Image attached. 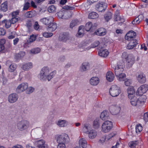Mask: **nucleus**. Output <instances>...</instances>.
Instances as JSON below:
<instances>
[{
  "instance_id": "obj_53",
  "label": "nucleus",
  "mask_w": 148,
  "mask_h": 148,
  "mask_svg": "<svg viewBox=\"0 0 148 148\" xmlns=\"http://www.w3.org/2000/svg\"><path fill=\"white\" fill-rule=\"evenodd\" d=\"M30 7V3L27 2L24 4L23 9V10H27Z\"/></svg>"
},
{
  "instance_id": "obj_9",
  "label": "nucleus",
  "mask_w": 148,
  "mask_h": 148,
  "mask_svg": "<svg viewBox=\"0 0 148 148\" xmlns=\"http://www.w3.org/2000/svg\"><path fill=\"white\" fill-rule=\"evenodd\" d=\"M34 144L38 148H47L48 147V145L45 143V141L43 139L36 141Z\"/></svg>"
},
{
  "instance_id": "obj_11",
  "label": "nucleus",
  "mask_w": 148,
  "mask_h": 148,
  "mask_svg": "<svg viewBox=\"0 0 148 148\" xmlns=\"http://www.w3.org/2000/svg\"><path fill=\"white\" fill-rule=\"evenodd\" d=\"M53 21V18L52 16L44 18L40 20V22L47 25H49V24L52 23Z\"/></svg>"
},
{
  "instance_id": "obj_49",
  "label": "nucleus",
  "mask_w": 148,
  "mask_h": 148,
  "mask_svg": "<svg viewBox=\"0 0 148 148\" xmlns=\"http://www.w3.org/2000/svg\"><path fill=\"white\" fill-rule=\"evenodd\" d=\"M59 144L58 145V148H65L66 147L65 144L66 143H58Z\"/></svg>"
},
{
  "instance_id": "obj_60",
  "label": "nucleus",
  "mask_w": 148,
  "mask_h": 148,
  "mask_svg": "<svg viewBox=\"0 0 148 148\" xmlns=\"http://www.w3.org/2000/svg\"><path fill=\"white\" fill-rule=\"evenodd\" d=\"M128 56L129 55H127L126 52H124L122 53V57L123 59H125L126 60L128 58Z\"/></svg>"
},
{
  "instance_id": "obj_51",
  "label": "nucleus",
  "mask_w": 148,
  "mask_h": 148,
  "mask_svg": "<svg viewBox=\"0 0 148 148\" xmlns=\"http://www.w3.org/2000/svg\"><path fill=\"white\" fill-rule=\"evenodd\" d=\"M139 19L136 17L132 22V23L133 25H136L139 23L140 22L139 20Z\"/></svg>"
},
{
  "instance_id": "obj_2",
  "label": "nucleus",
  "mask_w": 148,
  "mask_h": 148,
  "mask_svg": "<svg viewBox=\"0 0 148 148\" xmlns=\"http://www.w3.org/2000/svg\"><path fill=\"white\" fill-rule=\"evenodd\" d=\"M121 92V90L120 87L115 85H112L109 90L110 95L114 97H117Z\"/></svg>"
},
{
  "instance_id": "obj_59",
  "label": "nucleus",
  "mask_w": 148,
  "mask_h": 148,
  "mask_svg": "<svg viewBox=\"0 0 148 148\" xmlns=\"http://www.w3.org/2000/svg\"><path fill=\"white\" fill-rule=\"evenodd\" d=\"M40 27V25L38 24V22L36 21L35 22L34 24V27L35 29L36 30H38L39 29Z\"/></svg>"
},
{
  "instance_id": "obj_21",
  "label": "nucleus",
  "mask_w": 148,
  "mask_h": 148,
  "mask_svg": "<svg viewBox=\"0 0 148 148\" xmlns=\"http://www.w3.org/2000/svg\"><path fill=\"white\" fill-rule=\"evenodd\" d=\"M79 147L82 148H86V147L89 148L90 147L89 145H87L86 140L83 138L80 139L79 141Z\"/></svg>"
},
{
  "instance_id": "obj_25",
  "label": "nucleus",
  "mask_w": 148,
  "mask_h": 148,
  "mask_svg": "<svg viewBox=\"0 0 148 148\" xmlns=\"http://www.w3.org/2000/svg\"><path fill=\"white\" fill-rule=\"evenodd\" d=\"M114 75L111 71L108 72L106 75V78L107 79L109 82H112L114 78Z\"/></svg>"
},
{
  "instance_id": "obj_10",
  "label": "nucleus",
  "mask_w": 148,
  "mask_h": 148,
  "mask_svg": "<svg viewBox=\"0 0 148 148\" xmlns=\"http://www.w3.org/2000/svg\"><path fill=\"white\" fill-rule=\"evenodd\" d=\"M126 61V65L128 68L131 67L135 61L134 57L131 55H129L128 58L127 59Z\"/></svg>"
},
{
  "instance_id": "obj_38",
  "label": "nucleus",
  "mask_w": 148,
  "mask_h": 148,
  "mask_svg": "<svg viewBox=\"0 0 148 148\" xmlns=\"http://www.w3.org/2000/svg\"><path fill=\"white\" fill-rule=\"evenodd\" d=\"M138 143L137 141H132L129 143L128 145L130 147H136Z\"/></svg>"
},
{
  "instance_id": "obj_29",
  "label": "nucleus",
  "mask_w": 148,
  "mask_h": 148,
  "mask_svg": "<svg viewBox=\"0 0 148 148\" xmlns=\"http://www.w3.org/2000/svg\"><path fill=\"white\" fill-rule=\"evenodd\" d=\"M57 124L60 127H64L67 126L68 122L65 120H59Z\"/></svg>"
},
{
  "instance_id": "obj_42",
  "label": "nucleus",
  "mask_w": 148,
  "mask_h": 148,
  "mask_svg": "<svg viewBox=\"0 0 148 148\" xmlns=\"http://www.w3.org/2000/svg\"><path fill=\"white\" fill-rule=\"evenodd\" d=\"M48 11L50 13H54L55 12L56 7L53 5H51L48 8Z\"/></svg>"
},
{
  "instance_id": "obj_3",
  "label": "nucleus",
  "mask_w": 148,
  "mask_h": 148,
  "mask_svg": "<svg viewBox=\"0 0 148 148\" xmlns=\"http://www.w3.org/2000/svg\"><path fill=\"white\" fill-rule=\"evenodd\" d=\"M29 124V123L28 121L23 120L17 123V127L19 130L23 131L28 128Z\"/></svg>"
},
{
  "instance_id": "obj_5",
  "label": "nucleus",
  "mask_w": 148,
  "mask_h": 148,
  "mask_svg": "<svg viewBox=\"0 0 148 148\" xmlns=\"http://www.w3.org/2000/svg\"><path fill=\"white\" fill-rule=\"evenodd\" d=\"M70 140L69 136L66 134H62L59 135L57 138V141L58 143H65L66 144Z\"/></svg>"
},
{
  "instance_id": "obj_18",
  "label": "nucleus",
  "mask_w": 148,
  "mask_h": 148,
  "mask_svg": "<svg viewBox=\"0 0 148 148\" xmlns=\"http://www.w3.org/2000/svg\"><path fill=\"white\" fill-rule=\"evenodd\" d=\"M136 36V34L135 32L132 31H130L127 34L125 38L126 40H130L132 39H134L133 38H135Z\"/></svg>"
},
{
  "instance_id": "obj_34",
  "label": "nucleus",
  "mask_w": 148,
  "mask_h": 148,
  "mask_svg": "<svg viewBox=\"0 0 148 148\" xmlns=\"http://www.w3.org/2000/svg\"><path fill=\"white\" fill-rule=\"evenodd\" d=\"M48 28L50 29L51 31H55L57 28V26L56 24L52 23L49 25L48 26Z\"/></svg>"
},
{
  "instance_id": "obj_54",
  "label": "nucleus",
  "mask_w": 148,
  "mask_h": 148,
  "mask_svg": "<svg viewBox=\"0 0 148 148\" xmlns=\"http://www.w3.org/2000/svg\"><path fill=\"white\" fill-rule=\"evenodd\" d=\"M130 41L129 43L132 45H133L134 44H136V46L138 44V41L136 39H132L130 40H128Z\"/></svg>"
},
{
  "instance_id": "obj_50",
  "label": "nucleus",
  "mask_w": 148,
  "mask_h": 148,
  "mask_svg": "<svg viewBox=\"0 0 148 148\" xmlns=\"http://www.w3.org/2000/svg\"><path fill=\"white\" fill-rule=\"evenodd\" d=\"M25 55V52L21 51L17 54V57L18 58H23Z\"/></svg>"
},
{
  "instance_id": "obj_8",
  "label": "nucleus",
  "mask_w": 148,
  "mask_h": 148,
  "mask_svg": "<svg viewBox=\"0 0 148 148\" xmlns=\"http://www.w3.org/2000/svg\"><path fill=\"white\" fill-rule=\"evenodd\" d=\"M148 90V86L146 84L143 85L140 87L136 92L137 95H141L145 93Z\"/></svg>"
},
{
  "instance_id": "obj_43",
  "label": "nucleus",
  "mask_w": 148,
  "mask_h": 148,
  "mask_svg": "<svg viewBox=\"0 0 148 148\" xmlns=\"http://www.w3.org/2000/svg\"><path fill=\"white\" fill-rule=\"evenodd\" d=\"M5 42L4 39H1L0 41V52L3 50L4 49V47L3 44Z\"/></svg>"
},
{
  "instance_id": "obj_19",
  "label": "nucleus",
  "mask_w": 148,
  "mask_h": 148,
  "mask_svg": "<svg viewBox=\"0 0 148 148\" xmlns=\"http://www.w3.org/2000/svg\"><path fill=\"white\" fill-rule=\"evenodd\" d=\"M106 31L103 28H101L96 30L94 32V34L99 36H103L106 35Z\"/></svg>"
},
{
  "instance_id": "obj_52",
  "label": "nucleus",
  "mask_w": 148,
  "mask_h": 148,
  "mask_svg": "<svg viewBox=\"0 0 148 148\" xmlns=\"http://www.w3.org/2000/svg\"><path fill=\"white\" fill-rule=\"evenodd\" d=\"M34 90V88L32 87L28 88L27 89L26 92L28 94L32 93Z\"/></svg>"
},
{
  "instance_id": "obj_6",
  "label": "nucleus",
  "mask_w": 148,
  "mask_h": 148,
  "mask_svg": "<svg viewBox=\"0 0 148 148\" xmlns=\"http://www.w3.org/2000/svg\"><path fill=\"white\" fill-rule=\"evenodd\" d=\"M107 7L106 3L103 2L97 3L95 5L96 9L99 12H104L106 9Z\"/></svg>"
},
{
  "instance_id": "obj_22",
  "label": "nucleus",
  "mask_w": 148,
  "mask_h": 148,
  "mask_svg": "<svg viewBox=\"0 0 148 148\" xmlns=\"http://www.w3.org/2000/svg\"><path fill=\"white\" fill-rule=\"evenodd\" d=\"M9 62H10V61H8L6 63V65L9 66V67L8 68V71L10 72H13L16 69V66L15 64L13 63L10 64H9Z\"/></svg>"
},
{
  "instance_id": "obj_17",
  "label": "nucleus",
  "mask_w": 148,
  "mask_h": 148,
  "mask_svg": "<svg viewBox=\"0 0 148 148\" xmlns=\"http://www.w3.org/2000/svg\"><path fill=\"white\" fill-rule=\"evenodd\" d=\"M90 69V64L88 62H83L80 67V70L82 72L86 71Z\"/></svg>"
},
{
  "instance_id": "obj_61",
  "label": "nucleus",
  "mask_w": 148,
  "mask_h": 148,
  "mask_svg": "<svg viewBox=\"0 0 148 148\" xmlns=\"http://www.w3.org/2000/svg\"><path fill=\"white\" fill-rule=\"evenodd\" d=\"M143 119L145 121L147 122L148 121V112L144 114Z\"/></svg>"
},
{
  "instance_id": "obj_33",
  "label": "nucleus",
  "mask_w": 148,
  "mask_h": 148,
  "mask_svg": "<svg viewBox=\"0 0 148 148\" xmlns=\"http://www.w3.org/2000/svg\"><path fill=\"white\" fill-rule=\"evenodd\" d=\"M142 96L140 97L138 99L140 104L141 105H143L145 101L147 98L146 96L145 95H141Z\"/></svg>"
},
{
  "instance_id": "obj_35",
  "label": "nucleus",
  "mask_w": 148,
  "mask_h": 148,
  "mask_svg": "<svg viewBox=\"0 0 148 148\" xmlns=\"http://www.w3.org/2000/svg\"><path fill=\"white\" fill-rule=\"evenodd\" d=\"M98 14L96 12H92L89 14L88 18L91 19H96L98 17Z\"/></svg>"
},
{
  "instance_id": "obj_41",
  "label": "nucleus",
  "mask_w": 148,
  "mask_h": 148,
  "mask_svg": "<svg viewBox=\"0 0 148 148\" xmlns=\"http://www.w3.org/2000/svg\"><path fill=\"white\" fill-rule=\"evenodd\" d=\"M40 49L38 47L32 49L30 52L31 53L33 54H36L40 53Z\"/></svg>"
},
{
  "instance_id": "obj_40",
  "label": "nucleus",
  "mask_w": 148,
  "mask_h": 148,
  "mask_svg": "<svg viewBox=\"0 0 148 148\" xmlns=\"http://www.w3.org/2000/svg\"><path fill=\"white\" fill-rule=\"evenodd\" d=\"M112 13L110 12H108L104 15L105 19L107 21H108L112 17Z\"/></svg>"
},
{
  "instance_id": "obj_30",
  "label": "nucleus",
  "mask_w": 148,
  "mask_h": 148,
  "mask_svg": "<svg viewBox=\"0 0 148 148\" xmlns=\"http://www.w3.org/2000/svg\"><path fill=\"white\" fill-rule=\"evenodd\" d=\"M109 52L106 49H103L100 50L99 52V55L103 57L107 56L109 54Z\"/></svg>"
},
{
  "instance_id": "obj_63",
  "label": "nucleus",
  "mask_w": 148,
  "mask_h": 148,
  "mask_svg": "<svg viewBox=\"0 0 148 148\" xmlns=\"http://www.w3.org/2000/svg\"><path fill=\"white\" fill-rule=\"evenodd\" d=\"M11 22L12 24H14L18 21V18L16 17H13L11 20Z\"/></svg>"
},
{
  "instance_id": "obj_47",
  "label": "nucleus",
  "mask_w": 148,
  "mask_h": 148,
  "mask_svg": "<svg viewBox=\"0 0 148 148\" xmlns=\"http://www.w3.org/2000/svg\"><path fill=\"white\" fill-rule=\"evenodd\" d=\"M43 36L45 38L50 37L53 35L52 33L45 32L42 34Z\"/></svg>"
},
{
  "instance_id": "obj_55",
  "label": "nucleus",
  "mask_w": 148,
  "mask_h": 148,
  "mask_svg": "<svg viewBox=\"0 0 148 148\" xmlns=\"http://www.w3.org/2000/svg\"><path fill=\"white\" fill-rule=\"evenodd\" d=\"M62 8L64 9L69 10H73L75 8L73 7H70L67 5L64 6Z\"/></svg>"
},
{
  "instance_id": "obj_24",
  "label": "nucleus",
  "mask_w": 148,
  "mask_h": 148,
  "mask_svg": "<svg viewBox=\"0 0 148 148\" xmlns=\"http://www.w3.org/2000/svg\"><path fill=\"white\" fill-rule=\"evenodd\" d=\"M91 127L90 125L89 124H85L84 125L82 131L85 133L88 134L90 130H91Z\"/></svg>"
},
{
  "instance_id": "obj_37",
  "label": "nucleus",
  "mask_w": 148,
  "mask_h": 148,
  "mask_svg": "<svg viewBox=\"0 0 148 148\" xmlns=\"http://www.w3.org/2000/svg\"><path fill=\"white\" fill-rule=\"evenodd\" d=\"M118 80L120 81H124L126 77L125 74L124 73H122L118 76H116Z\"/></svg>"
},
{
  "instance_id": "obj_16",
  "label": "nucleus",
  "mask_w": 148,
  "mask_h": 148,
  "mask_svg": "<svg viewBox=\"0 0 148 148\" xmlns=\"http://www.w3.org/2000/svg\"><path fill=\"white\" fill-rule=\"evenodd\" d=\"M121 108L120 106H113L110 108V111L112 115H116L119 112Z\"/></svg>"
},
{
  "instance_id": "obj_4",
  "label": "nucleus",
  "mask_w": 148,
  "mask_h": 148,
  "mask_svg": "<svg viewBox=\"0 0 148 148\" xmlns=\"http://www.w3.org/2000/svg\"><path fill=\"white\" fill-rule=\"evenodd\" d=\"M113 125L112 122L110 121L105 122L102 126V131L104 133L108 132L112 128Z\"/></svg>"
},
{
  "instance_id": "obj_1",
  "label": "nucleus",
  "mask_w": 148,
  "mask_h": 148,
  "mask_svg": "<svg viewBox=\"0 0 148 148\" xmlns=\"http://www.w3.org/2000/svg\"><path fill=\"white\" fill-rule=\"evenodd\" d=\"M49 70L47 67H43L39 75L38 78L41 81H45L47 79L49 81L53 76V73H51L49 74Z\"/></svg>"
},
{
  "instance_id": "obj_20",
  "label": "nucleus",
  "mask_w": 148,
  "mask_h": 148,
  "mask_svg": "<svg viewBox=\"0 0 148 148\" xmlns=\"http://www.w3.org/2000/svg\"><path fill=\"white\" fill-rule=\"evenodd\" d=\"M59 39L60 41L66 42L69 39L68 34L66 33L60 34L59 36Z\"/></svg>"
},
{
  "instance_id": "obj_56",
  "label": "nucleus",
  "mask_w": 148,
  "mask_h": 148,
  "mask_svg": "<svg viewBox=\"0 0 148 148\" xmlns=\"http://www.w3.org/2000/svg\"><path fill=\"white\" fill-rule=\"evenodd\" d=\"M132 83V81L130 79H127L125 81V84L127 86H129Z\"/></svg>"
},
{
  "instance_id": "obj_28",
  "label": "nucleus",
  "mask_w": 148,
  "mask_h": 148,
  "mask_svg": "<svg viewBox=\"0 0 148 148\" xmlns=\"http://www.w3.org/2000/svg\"><path fill=\"white\" fill-rule=\"evenodd\" d=\"M99 82V79L97 77H93L90 79V83L92 85H97Z\"/></svg>"
},
{
  "instance_id": "obj_23",
  "label": "nucleus",
  "mask_w": 148,
  "mask_h": 148,
  "mask_svg": "<svg viewBox=\"0 0 148 148\" xmlns=\"http://www.w3.org/2000/svg\"><path fill=\"white\" fill-rule=\"evenodd\" d=\"M33 64L31 62H28L23 64L22 66V68L24 71H27L32 68Z\"/></svg>"
},
{
  "instance_id": "obj_31",
  "label": "nucleus",
  "mask_w": 148,
  "mask_h": 148,
  "mask_svg": "<svg viewBox=\"0 0 148 148\" xmlns=\"http://www.w3.org/2000/svg\"><path fill=\"white\" fill-rule=\"evenodd\" d=\"M108 112L103 111L101 114L100 117L103 120L105 121L108 119Z\"/></svg>"
},
{
  "instance_id": "obj_45",
  "label": "nucleus",
  "mask_w": 148,
  "mask_h": 148,
  "mask_svg": "<svg viewBox=\"0 0 148 148\" xmlns=\"http://www.w3.org/2000/svg\"><path fill=\"white\" fill-rule=\"evenodd\" d=\"M142 130V127L140 124L136 126V133L140 132Z\"/></svg>"
},
{
  "instance_id": "obj_39",
  "label": "nucleus",
  "mask_w": 148,
  "mask_h": 148,
  "mask_svg": "<svg viewBox=\"0 0 148 148\" xmlns=\"http://www.w3.org/2000/svg\"><path fill=\"white\" fill-rule=\"evenodd\" d=\"M3 23L5 24V26L6 28H8L10 26L12 23L11 20H5L2 21Z\"/></svg>"
},
{
  "instance_id": "obj_26",
  "label": "nucleus",
  "mask_w": 148,
  "mask_h": 148,
  "mask_svg": "<svg viewBox=\"0 0 148 148\" xmlns=\"http://www.w3.org/2000/svg\"><path fill=\"white\" fill-rule=\"evenodd\" d=\"M89 138L93 139L94 138L97 136V131L94 130H92L89 131L88 133Z\"/></svg>"
},
{
  "instance_id": "obj_14",
  "label": "nucleus",
  "mask_w": 148,
  "mask_h": 148,
  "mask_svg": "<svg viewBox=\"0 0 148 148\" xmlns=\"http://www.w3.org/2000/svg\"><path fill=\"white\" fill-rule=\"evenodd\" d=\"M18 96L16 93H12L8 96V101L11 103H13L16 102L18 100Z\"/></svg>"
},
{
  "instance_id": "obj_15",
  "label": "nucleus",
  "mask_w": 148,
  "mask_h": 148,
  "mask_svg": "<svg viewBox=\"0 0 148 148\" xmlns=\"http://www.w3.org/2000/svg\"><path fill=\"white\" fill-rule=\"evenodd\" d=\"M97 25L96 23L94 24V25H92L91 22H88L86 23L85 26V29L87 31H90L92 32L96 29Z\"/></svg>"
},
{
  "instance_id": "obj_12",
  "label": "nucleus",
  "mask_w": 148,
  "mask_h": 148,
  "mask_svg": "<svg viewBox=\"0 0 148 148\" xmlns=\"http://www.w3.org/2000/svg\"><path fill=\"white\" fill-rule=\"evenodd\" d=\"M28 87V84L26 83H23L19 85L16 89L17 92L20 93L26 90Z\"/></svg>"
},
{
  "instance_id": "obj_36",
  "label": "nucleus",
  "mask_w": 148,
  "mask_h": 148,
  "mask_svg": "<svg viewBox=\"0 0 148 148\" xmlns=\"http://www.w3.org/2000/svg\"><path fill=\"white\" fill-rule=\"evenodd\" d=\"M0 10L4 12H6L8 10V5L6 2H5L1 4Z\"/></svg>"
},
{
  "instance_id": "obj_46",
  "label": "nucleus",
  "mask_w": 148,
  "mask_h": 148,
  "mask_svg": "<svg viewBox=\"0 0 148 148\" xmlns=\"http://www.w3.org/2000/svg\"><path fill=\"white\" fill-rule=\"evenodd\" d=\"M36 40L35 36L34 35H32L30 36V38L29 40L27 41V43L28 44L32 42L35 41Z\"/></svg>"
},
{
  "instance_id": "obj_48",
  "label": "nucleus",
  "mask_w": 148,
  "mask_h": 148,
  "mask_svg": "<svg viewBox=\"0 0 148 148\" xmlns=\"http://www.w3.org/2000/svg\"><path fill=\"white\" fill-rule=\"evenodd\" d=\"M127 93L128 95H130L132 94H135V91L133 89V88H128L127 90Z\"/></svg>"
},
{
  "instance_id": "obj_58",
  "label": "nucleus",
  "mask_w": 148,
  "mask_h": 148,
  "mask_svg": "<svg viewBox=\"0 0 148 148\" xmlns=\"http://www.w3.org/2000/svg\"><path fill=\"white\" fill-rule=\"evenodd\" d=\"M26 25L28 28H29L32 26L31 21L30 20L27 21L26 24Z\"/></svg>"
},
{
  "instance_id": "obj_64",
  "label": "nucleus",
  "mask_w": 148,
  "mask_h": 148,
  "mask_svg": "<svg viewBox=\"0 0 148 148\" xmlns=\"http://www.w3.org/2000/svg\"><path fill=\"white\" fill-rule=\"evenodd\" d=\"M57 15L58 17L60 18H62L64 16L63 13L62 11L58 12Z\"/></svg>"
},
{
  "instance_id": "obj_13",
  "label": "nucleus",
  "mask_w": 148,
  "mask_h": 148,
  "mask_svg": "<svg viewBox=\"0 0 148 148\" xmlns=\"http://www.w3.org/2000/svg\"><path fill=\"white\" fill-rule=\"evenodd\" d=\"M136 77L138 81L140 83H144L146 81L145 75L142 72L139 73L137 75Z\"/></svg>"
},
{
  "instance_id": "obj_32",
  "label": "nucleus",
  "mask_w": 148,
  "mask_h": 148,
  "mask_svg": "<svg viewBox=\"0 0 148 148\" xmlns=\"http://www.w3.org/2000/svg\"><path fill=\"white\" fill-rule=\"evenodd\" d=\"M99 127V119H96L93 122V127L95 129L98 128Z\"/></svg>"
},
{
  "instance_id": "obj_62",
  "label": "nucleus",
  "mask_w": 148,
  "mask_h": 148,
  "mask_svg": "<svg viewBox=\"0 0 148 148\" xmlns=\"http://www.w3.org/2000/svg\"><path fill=\"white\" fill-rule=\"evenodd\" d=\"M6 33L5 30L3 28H0V35H4Z\"/></svg>"
},
{
  "instance_id": "obj_57",
  "label": "nucleus",
  "mask_w": 148,
  "mask_h": 148,
  "mask_svg": "<svg viewBox=\"0 0 148 148\" xmlns=\"http://www.w3.org/2000/svg\"><path fill=\"white\" fill-rule=\"evenodd\" d=\"M135 46L136 44H134L133 45H132L129 43L127 47V49H131L133 48Z\"/></svg>"
},
{
  "instance_id": "obj_44",
  "label": "nucleus",
  "mask_w": 148,
  "mask_h": 148,
  "mask_svg": "<svg viewBox=\"0 0 148 148\" xmlns=\"http://www.w3.org/2000/svg\"><path fill=\"white\" fill-rule=\"evenodd\" d=\"M77 23L78 21L77 20H72L70 24V27L72 28L73 27L77 25Z\"/></svg>"
},
{
  "instance_id": "obj_7",
  "label": "nucleus",
  "mask_w": 148,
  "mask_h": 148,
  "mask_svg": "<svg viewBox=\"0 0 148 148\" xmlns=\"http://www.w3.org/2000/svg\"><path fill=\"white\" fill-rule=\"evenodd\" d=\"M124 67L122 64H120L119 62L117 66L114 68V72L116 76L123 73L124 70Z\"/></svg>"
},
{
  "instance_id": "obj_27",
  "label": "nucleus",
  "mask_w": 148,
  "mask_h": 148,
  "mask_svg": "<svg viewBox=\"0 0 148 148\" xmlns=\"http://www.w3.org/2000/svg\"><path fill=\"white\" fill-rule=\"evenodd\" d=\"M134 99L131 100L130 101V103L131 105L134 106L138 107L140 106L139 102L140 101H138V99H137L136 97H134Z\"/></svg>"
}]
</instances>
